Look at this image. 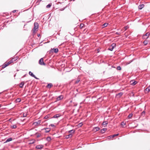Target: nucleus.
Segmentation results:
<instances>
[{"label": "nucleus", "mask_w": 150, "mask_h": 150, "mask_svg": "<svg viewBox=\"0 0 150 150\" xmlns=\"http://www.w3.org/2000/svg\"><path fill=\"white\" fill-rule=\"evenodd\" d=\"M39 25L38 23H34V27L33 30V33H34L38 30V28Z\"/></svg>", "instance_id": "obj_1"}, {"label": "nucleus", "mask_w": 150, "mask_h": 150, "mask_svg": "<svg viewBox=\"0 0 150 150\" xmlns=\"http://www.w3.org/2000/svg\"><path fill=\"white\" fill-rule=\"evenodd\" d=\"M116 47V44L113 43L108 48V50L111 51H112L114 48Z\"/></svg>", "instance_id": "obj_2"}, {"label": "nucleus", "mask_w": 150, "mask_h": 150, "mask_svg": "<svg viewBox=\"0 0 150 150\" xmlns=\"http://www.w3.org/2000/svg\"><path fill=\"white\" fill-rule=\"evenodd\" d=\"M58 49L57 48H51V50L49 52V53L53 52H54L55 53H57L58 52Z\"/></svg>", "instance_id": "obj_3"}, {"label": "nucleus", "mask_w": 150, "mask_h": 150, "mask_svg": "<svg viewBox=\"0 0 150 150\" xmlns=\"http://www.w3.org/2000/svg\"><path fill=\"white\" fill-rule=\"evenodd\" d=\"M41 122V120H38L37 121L34 122L33 124V125L35 126H37L38 125H40Z\"/></svg>", "instance_id": "obj_4"}, {"label": "nucleus", "mask_w": 150, "mask_h": 150, "mask_svg": "<svg viewBox=\"0 0 150 150\" xmlns=\"http://www.w3.org/2000/svg\"><path fill=\"white\" fill-rule=\"evenodd\" d=\"M39 63L41 65H45L46 64L44 62L43 59V58L40 59L39 61Z\"/></svg>", "instance_id": "obj_5"}, {"label": "nucleus", "mask_w": 150, "mask_h": 150, "mask_svg": "<svg viewBox=\"0 0 150 150\" xmlns=\"http://www.w3.org/2000/svg\"><path fill=\"white\" fill-rule=\"evenodd\" d=\"M150 34L149 33H147L145 35H144L142 36V38L144 39H146L148 38Z\"/></svg>", "instance_id": "obj_6"}, {"label": "nucleus", "mask_w": 150, "mask_h": 150, "mask_svg": "<svg viewBox=\"0 0 150 150\" xmlns=\"http://www.w3.org/2000/svg\"><path fill=\"white\" fill-rule=\"evenodd\" d=\"M98 62L99 64H100L103 62V59L100 57H98Z\"/></svg>", "instance_id": "obj_7"}, {"label": "nucleus", "mask_w": 150, "mask_h": 150, "mask_svg": "<svg viewBox=\"0 0 150 150\" xmlns=\"http://www.w3.org/2000/svg\"><path fill=\"white\" fill-rule=\"evenodd\" d=\"M119 135V134H115L113 135H112L110 136H109L108 137V139H112L114 137L117 136Z\"/></svg>", "instance_id": "obj_8"}, {"label": "nucleus", "mask_w": 150, "mask_h": 150, "mask_svg": "<svg viewBox=\"0 0 150 150\" xmlns=\"http://www.w3.org/2000/svg\"><path fill=\"white\" fill-rule=\"evenodd\" d=\"M43 145H38L36 146V148L38 149H41L43 147Z\"/></svg>", "instance_id": "obj_9"}, {"label": "nucleus", "mask_w": 150, "mask_h": 150, "mask_svg": "<svg viewBox=\"0 0 150 150\" xmlns=\"http://www.w3.org/2000/svg\"><path fill=\"white\" fill-rule=\"evenodd\" d=\"M29 74L32 76L33 77H34L35 79H38V78H37L36 76L31 72V71H29Z\"/></svg>", "instance_id": "obj_10"}, {"label": "nucleus", "mask_w": 150, "mask_h": 150, "mask_svg": "<svg viewBox=\"0 0 150 150\" xmlns=\"http://www.w3.org/2000/svg\"><path fill=\"white\" fill-rule=\"evenodd\" d=\"M17 59V57H14V58H12L11 59L10 61V62L11 63H13L14 61H16Z\"/></svg>", "instance_id": "obj_11"}, {"label": "nucleus", "mask_w": 150, "mask_h": 150, "mask_svg": "<svg viewBox=\"0 0 150 150\" xmlns=\"http://www.w3.org/2000/svg\"><path fill=\"white\" fill-rule=\"evenodd\" d=\"M63 96L62 95H60L57 98V100H59L63 99Z\"/></svg>", "instance_id": "obj_12"}, {"label": "nucleus", "mask_w": 150, "mask_h": 150, "mask_svg": "<svg viewBox=\"0 0 150 150\" xmlns=\"http://www.w3.org/2000/svg\"><path fill=\"white\" fill-rule=\"evenodd\" d=\"M131 83L132 85L134 86L137 83V82L136 81L132 80L131 81Z\"/></svg>", "instance_id": "obj_13"}, {"label": "nucleus", "mask_w": 150, "mask_h": 150, "mask_svg": "<svg viewBox=\"0 0 150 150\" xmlns=\"http://www.w3.org/2000/svg\"><path fill=\"white\" fill-rule=\"evenodd\" d=\"M24 81L21 82L19 84V87L21 88H22L24 85Z\"/></svg>", "instance_id": "obj_14"}, {"label": "nucleus", "mask_w": 150, "mask_h": 150, "mask_svg": "<svg viewBox=\"0 0 150 150\" xmlns=\"http://www.w3.org/2000/svg\"><path fill=\"white\" fill-rule=\"evenodd\" d=\"M144 4H141L139 5L138 6L139 9L140 10L142 9L144 7Z\"/></svg>", "instance_id": "obj_15"}, {"label": "nucleus", "mask_w": 150, "mask_h": 150, "mask_svg": "<svg viewBox=\"0 0 150 150\" xmlns=\"http://www.w3.org/2000/svg\"><path fill=\"white\" fill-rule=\"evenodd\" d=\"M60 116V115L59 114H56L54 115L53 117L52 118H57L58 117H59Z\"/></svg>", "instance_id": "obj_16"}, {"label": "nucleus", "mask_w": 150, "mask_h": 150, "mask_svg": "<svg viewBox=\"0 0 150 150\" xmlns=\"http://www.w3.org/2000/svg\"><path fill=\"white\" fill-rule=\"evenodd\" d=\"M43 129H45V132L46 133H48L49 132L50 130V128H44Z\"/></svg>", "instance_id": "obj_17"}, {"label": "nucleus", "mask_w": 150, "mask_h": 150, "mask_svg": "<svg viewBox=\"0 0 150 150\" xmlns=\"http://www.w3.org/2000/svg\"><path fill=\"white\" fill-rule=\"evenodd\" d=\"M100 129V128L98 127H94L93 129V131L94 132H96L98 130H99Z\"/></svg>", "instance_id": "obj_18"}, {"label": "nucleus", "mask_w": 150, "mask_h": 150, "mask_svg": "<svg viewBox=\"0 0 150 150\" xmlns=\"http://www.w3.org/2000/svg\"><path fill=\"white\" fill-rule=\"evenodd\" d=\"M53 85L52 83H49L48 84L46 87L49 88H50Z\"/></svg>", "instance_id": "obj_19"}, {"label": "nucleus", "mask_w": 150, "mask_h": 150, "mask_svg": "<svg viewBox=\"0 0 150 150\" xmlns=\"http://www.w3.org/2000/svg\"><path fill=\"white\" fill-rule=\"evenodd\" d=\"M13 140V139L11 138V137H10V138H8V139L6 140V142H5V143H7V142H10L11 141H12V140Z\"/></svg>", "instance_id": "obj_20"}, {"label": "nucleus", "mask_w": 150, "mask_h": 150, "mask_svg": "<svg viewBox=\"0 0 150 150\" xmlns=\"http://www.w3.org/2000/svg\"><path fill=\"white\" fill-rule=\"evenodd\" d=\"M123 94V93L122 92H120L116 94L117 96H119V97H120Z\"/></svg>", "instance_id": "obj_21"}, {"label": "nucleus", "mask_w": 150, "mask_h": 150, "mask_svg": "<svg viewBox=\"0 0 150 150\" xmlns=\"http://www.w3.org/2000/svg\"><path fill=\"white\" fill-rule=\"evenodd\" d=\"M72 134H70L68 135L67 136L66 138H71L72 137Z\"/></svg>", "instance_id": "obj_22"}, {"label": "nucleus", "mask_w": 150, "mask_h": 150, "mask_svg": "<svg viewBox=\"0 0 150 150\" xmlns=\"http://www.w3.org/2000/svg\"><path fill=\"white\" fill-rule=\"evenodd\" d=\"M132 116H133V114L132 113H131L128 115L127 117L128 119H130L131 118V117H132Z\"/></svg>", "instance_id": "obj_23"}, {"label": "nucleus", "mask_w": 150, "mask_h": 150, "mask_svg": "<svg viewBox=\"0 0 150 150\" xmlns=\"http://www.w3.org/2000/svg\"><path fill=\"white\" fill-rule=\"evenodd\" d=\"M148 43V41L146 40H145L143 42V43L145 45H146Z\"/></svg>", "instance_id": "obj_24"}, {"label": "nucleus", "mask_w": 150, "mask_h": 150, "mask_svg": "<svg viewBox=\"0 0 150 150\" xmlns=\"http://www.w3.org/2000/svg\"><path fill=\"white\" fill-rule=\"evenodd\" d=\"M74 132H75V130L74 129H72V130H70V131H68V132L69 133H70V134L74 133Z\"/></svg>", "instance_id": "obj_25"}, {"label": "nucleus", "mask_w": 150, "mask_h": 150, "mask_svg": "<svg viewBox=\"0 0 150 150\" xmlns=\"http://www.w3.org/2000/svg\"><path fill=\"white\" fill-rule=\"evenodd\" d=\"M16 102H20L21 101V98H18L16 99Z\"/></svg>", "instance_id": "obj_26"}, {"label": "nucleus", "mask_w": 150, "mask_h": 150, "mask_svg": "<svg viewBox=\"0 0 150 150\" xmlns=\"http://www.w3.org/2000/svg\"><path fill=\"white\" fill-rule=\"evenodd\" d=\"M51 138L50 137H47L46 138V140L48 142H50L51 140Z\"/></svg>", "instance_id": "obj_27"}, {"label": "nucleus", "mask_w": 150, "mask_h": 150, "mask_svg": "<svg viewBox=\"0 0 150 150\" xmlns=\"http://www.w3.org/2000/svg\"><path fill=\"white\" fill-rule=\"evenodd\" d=\"M7 66V65L5 63L2 66V68H4Z\"/></svg>", "instance_id": "obj_28"}, {"label": "nucleus", "mask_w": 150, "mask_h": 150, "mask_svg": "<svg viewBox=\"0 0 150 150\" xmlns=\"http://www.w3.org/2000/svg\"><path fill=\"white\" fill-rule=\"evenodd\" d=\"M145 112L144 111H143L141 113V116H144L145 115Z\"/></svg>", "instance_id": "obj_29"}, {"label": "nucleus", "mask_w": 150, "mask_h": 150, "mask_svg": "<svg viewBox=\"0 0 150 150\" xmlns=\"http://www.w3.org/2000/svg\"><path fill=\"white\" fill-rule=\"evenodd\" d=\"M108 123V122L107 121H104V127H105Z\"/></svg>", "instance_id": "obj_30"}, {"label": "nucleus", "mask_w": 150, "mask_h": 150, "mask_svg": "<svg viewBox=\"0 0 150 150\" xmlns=\"http://www.w3.org/2000/svg\"><path fill=\"white\" fill-rule=\"evenodd\" d=\"M16 127V125H14L11 126V128L12 129H15Z\"/></svg>", "instance_id": "obj_31"}, {"label": "nucleus", "mask_w": 150, "mask_h": 150, "mask_svg": "<svg viewBox=\"0 0 150 150\" xmlns=\"http://www.w3.org/2000/svg\"><path fill=\"white\" fill-rule=\"evenodd\" d=\"M80 79H79V78H78L77 80H76V81L75 82V83H78L79 82V81H80Z\"/></svg>", "instance_id": "obj_32"}, {"label": "nucleus", "mask_w": 150, "mask_h": 150, "mask_svg": "<svg viewBox=\"0 0 150 150\" xmlns=\"http://www.w3.org/2000/svg\"><path fill=\"white\" fill-rule=\"evenodd\" d=\"M42 0H38L37 2H36V4L37 5H38L39 4L40 2L42 1Z\"/></svg>", "instance_id": "obj_33"}, {"label": "nucleus", "mask_w": 150, "mask_h": 150, "mask_svg": "<svg viewBox=\"0 0 150 150\" xmlns=\"http://www.w3.org/2000/svg\"><path fill=\"white\" fill-rule=\"evenodd\" d=\"M117 69L118 70H121V67L120 66H117Z\"/></svg>", "instance_id": "obj_34"}, {"label": "nucleus", "mask_w": 150, "mask_h": 150, "mask_svg": "<svg viewBox=\"0 0 150 150\" xmlns=\"http://www.w3.org/2000/svg\"><path fill=\"white\" fill-rule=\"evenodd\" d=\"M146 91H147L148 92H149L150 91V88L147 87L146 88Z\"/></svg>", "instance_id": "obj_35"}, {"label": "nucleus", "mask_w": 150, "mask_h": 150, "mask_svg": "<svg viewBox=\"0 0 150 150\" xmlns=\"http://www.w3.org/2000/svg\"><path fill=\"white\" fill-rule=\"evenodd\" d=\"M108 23H104V28H105L108 25Z\"/></svg>", "instance_id": "obj_36"}, {"label": "nucleus", "mask_w": 150, "mask_h": 150, "mask_svg": "<svg viewBox=\"0 0 150 150\" xmlns=\"http://www.w3.org/2000/svg\"><path fill=\"white\" fill-rule=\"evenodd\" d=\"M27 115V114L26 113H24L23 114V117H25Z\"/></svg>", "instance_id": "obj_37"}, {"label": "nucleus", "mask_w": 150, "mask_h": 150, "mask_svg": "<svg viewBox=\"0 0 150 150\" xmlns=\"http://www.w3.org/2000/svg\"><path fill=\"white\" fill-rule=\"evenodd\" d=\"M51 6V5L50 4H49L46 6V7L47 8H49Z\"/></svg>", "instance_id": "obj_38"}, {"label": "nucleus", "mask_w": 150, "mask_h": 150, "mask_svg": "<svg viewBox=\"0 0 150 150\" xmlns=\"http://www.w3.org/2000/svg\"><path fill=\"white\" fill-rule=\"evenodd\" d=\"M49 126L50 127L51 126L52 127H56L53 124H51V125H49Z\"/></svg>", "instance_id": "obj_39"}, {"label": "nucleus", "mask_w": 150, "mask_h": 150, "mask_svg": "<svg viewBox=\"0 0 150 150\" xmlns=\"http://www.w3.org/2000/svg\"><path fill=\"white\" fill-rule=\"evenodd\" d=\"M78 125L79 127H81L83 125V123L82 122L80 123Z\"/></svg>", "instance_id": "obj_40"}, {"label": "nucleus", "mask_w": 150, "mask_h": 150, "mask_svg": "<svg viewBox=\"0 0 150 150\" xmlns=\"http://www.w3.org/2000/svg\"><path fill=\"white\" fill-rule=\"evenodd\" d=\"M115 33L117 35H120L121 34V33L120 32H116Z\"/></svg>", "instance_id": "obj_41"}, {"label": "nucleus", "mask_w": 150, "mask_h": 150, "mask_svg": "<svg viewBox=\"0 0 150 150\" xmlns=\"http://www.w3.org/2000/svg\"><path fill=\"white\" fill-rule=\"evenodd\" d=\"M121 125H125V123H124V122H122L121 123Z\"/></svg>", "instance_id": "obj_42"}, {"label": "nucleus", "mask_w": 150, "mask_h": 150, "mask_svg": "<svg viewBox=\"0 0 150 150\" xmlns=\"http://www.w3.org/2000/svg\"><path fill=\"white\" fill-rule=\"evenodd\" d=\"M40 136H41V134H38L37 135V138H38V137H40Z\"/></svg>", "instance_id": "obj_43"}, {"label": "nucleus", "mask_w": 150, "mask_h": 150, "mask_svg": "<svg viewBox=\"0 0 150 150\" xmlns=\"http://www.w3.org/2000/svg\"><path fill=\"white\" fill-rule=\"evenodd\" d=\"M84 25L83 24H81L80 25V26L81 28H82L84 26Z\"/></svg>", "instance_id": "obj_44"}, {"label": "nucleus", "mask_w": 150, "mask_h": 150, "mask_svg": "<svg viewBox=\"0 0 150 150\" xmlns=\"http://www.w3.org/2000/svg\"><path fill=\"white\" fill-rule=\"evenodd\" d=\"M128 27L127 26H126L125 27V30H127V29L128 28Z\"/></svg>", "instance_id": "obj_45"}, {"label": "nucleus", "mask_w": 150, "mask_h": 150, "mask_svg": "<svg viewBox=\"0 0 150 150\" xmlns=\"http://www.w3.org/2000/svg\"><path fill=\"white\" fill-rule=\"evenodd\" d=\"M65 8H61L60 9V10L61 11H63L65 9Z\"/></svg>", "instance_id": "obj_46"}, {"label": "nucleus", "mask_w": 150, "mask_h": 150, "mask_svg": "<svg viewBox=\"0 0 150 150\" xmlns=\"http://www.w3.org/2000/svg\"><path fill=\"white\" fill-rule=\"evenodd\" d=\"M48 116L47 115H46L45 117L44 118L45 119H47L48 118Z\"/></svg>", "instance_id": "obj_47"}, {"label": "nucleus", "mask_w": 150, "mask_h": 150, "mask_svg": "<svg viewBox=\"0 0 150 150\" xmlns=\"http://www.w3.org/2000/svg\"><path fill=\"white\" fill-rule=\"evenodd\" d=\"M107 130V129L106 128H104V133Z\"/></svg>", "instance_id": "obj_48"}, {"label": "nucleus", "mask_w": 150, "mask_h": 150, "mask_svg": "<svg viewBox=\"0 0 150 150\" xmlns=\"http://www.w3.org/2000/svg\"><path fill=\"white\" fill-rule=\"evenodd\" d=\"M7 63L9 65L10 64H11V63L10 62V61L8 62H7Z\"/></svg>", "instance_id": "obj_49"}, {"label": "nucleus", "mask_w": 150, "mask_h": 150, "mask_svg": "<svg viewBox=\"0 0 150 150\" xmlns=\"http://www.w3.org/2000/svg\"><path fill=\"white\" fill-rule=\"evenodd\" d=\"M16 10H13V12L14 13L16 12Z\"/></svg>", "instance_id": "obj_50"}, {"label": "nucleus", "mask_w": 150, "mask_h": 150, "mask_svg": "<svg viewBox=\"0 0 150 150\" xmlns=\"http://www.w3.org/2000/svg\"><path fill=\"white\" fill-rule=\"evenodd\" d=\"M40 36V34H38V37H39Z\"/></svg>", "instance_id": "obj_51"}, {"label": "nucleus", "mask_w": 150, "mask_h": 150, "mask_svg": "<svg viewBox=\"0 0 150 150\" xmlns=\"http://www.w3.org/2000/svg\"><path fill=\"white\" fill-rule=\"evenodd\" d=\"M6 63V64L7 65V66H8L9 65L7 63Z\"/></svg>", "instance_id": "obj_52"}, {"label": "nucleus", "mask_w": 150, "mask_h": 150, "mask_svg": "<svg viewBox=\"0 0 150 150\" xmlns=\"http://www.w3.org/2000/svg\"><path fill=\"white\" fill-rule=\"evenodd\" d=\"M103 130V129H101V131H102Z\"/></svg>", "instance_id": "obj_53"}, {"label": "nucleus", "mask_w": 150, "mask_h": 150, "mask_svg": "<svg viewBox=\"0 0 150 150\" xmlns=\"http://www.w3.org/2000/svg\"><path fill=\"white\" fill-rule=\"evenodd\" d=\"M102 125H103V122L102 123Z\"/></svg>", "instance_id": "obj_54"}, {"label": "nucleus", "mask_w": 150, "mask_h": 150, "mask_svg": "<svg viewBox=\"0 0 150 150\" xmlns=\"http://www.w3.org/2000/svg\"><path fill=\"white\" fill-rule=\"evenodd\" d=\"M1 107V104H0V107Z\"/></svg>", "instance_id": "obj_55"}]
</instances>
